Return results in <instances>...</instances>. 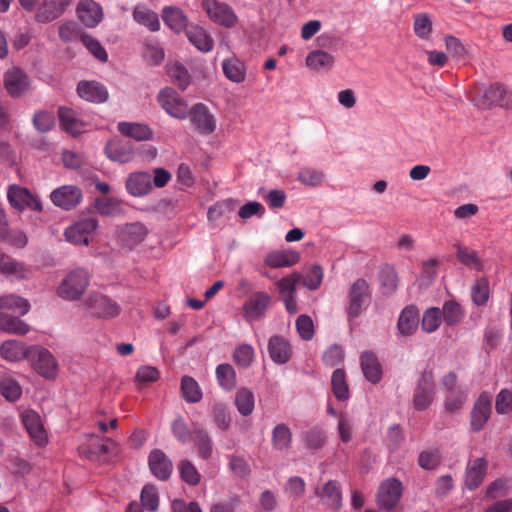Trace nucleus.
Here are the masks:
<instances>
[{"instance_id": "6e6552de", "label": "nucleus", "mask_w": 512, "mask_h": 512, "mask_svg": "<svg viewBox=\"0 0 512 512\" xmlns=\"http://www.w3.org/2000/svg\"><path fill=\"white\" fill-rule=\"evenodd\" d=\"M202 8L209 18L224 27L231 28L237 24L238 18L233 9L226 3L218 0H203Z\"/></svg>"}, {"instance_id": "9d476101", "label": "nucleus", "mask_w": 512, "mask_h": 512, "mask_svg": "<svg viewBox=\"0 0 512 512\" xmlns=\"http://www.w3.org/2000/svg\"><path fill=\"white\" fill-rule=\"evenodd\" d=\"M492 414V396L483 392L475 401L470 413V429L472 432H480L484 429Z\"/></svg>"}, {"instance_id": "de8ad7c7", "label": "nucleus", "mask_w": 512, "mask_h": 512, "mask_svg": "<svg viewBox=\"0 0 512 512\" xmlns=\"http://www.w3.org/2000/svg\"><path fill=\"white\" fill-rule=\"evenodd\" d=\"M133 18L137 23L146 26L153 32L158 31L160 28L158 15L143 6H137L134 9Z\"/></svg>"}, {"instance_id": "473e14b6", "label": "nucleus", "mask_w": 512, "mask_h": 512, "mask_svg": "<svg viewBox=\"0 0 512 512\" xmlns=\"http://www.w3.org/2000/svg\"><path fill=\"white\" fill-rule=\"evenodd\" d=\"M164 23L174 32H181L187 28L188 18L184 12L177 7L166 6L162 10Z\"/></svg>"}, {"instance_id": "a18cd8bd", "label": "nucleus", "mask_w": 512, "mask_h": 512, "mask_svg": "<svg viewBox=\"0 0 512 512\" xmlns=\"http://www.w3.org/2000/svg\"><path fill=\"white\" fill-rule=\"evenodd\" d=\"M0 309L12 310L23 316L29 312L30 304L27 299L10 294L0 297Z\"/></svg>"}, {"instance_id": "680f3d73", "label": "nucleus", "mask_w": 512, "mask_h": 512, "mask_svg": "<svg viewBox=\"0 0 512 512\" xmlns=\"http://www.w3.org/2000/svg\"><path fill=\"white\" fill-rule=\"evenodd\" d=\"M212 415L214 422L219 429L226 430L229 428L231 417L226 404L220 402L214 403L212 407Z\"/></svg>"}, {"instance_id": "4d7b16f0", "label": "nucleus", "mask_w": 512, "mask_h": 512, "mask_svg": "<svg viewBox=\"0 0 512 512\" xmlns=\"http://www.w3.org/2000/svg\"><path fill=\"white\" fill-rule=\"evenodd\" d=\"M441 320V310L437 307L429 308L423 315L421 327L426 333H432L439 328Z\"/></svg>"}, {"instance_id": "b1692460", "label": "nucleus", "mask_w": 512, "mask_h": 512, "mask_svg": "<svg viewBox=\"0 0 512 512\" xmlns=\"http://www.w3.org/2000/svg\"><path fill=\"white\" fill-rule=\"evenodd\" d=\"M315 494L322 504L332 509H340L342 506V492L337 481L330 480L323 487H316Z\"/></svg>"}, {"instance_id": "6e6d98bb", "label": "nucleus", "mask_w": 512, "mask_h": 512, "mask_svg": "<svg viewBox=\"0 0 512 512\" xmlns=\"http://www.w3.org/2000/svg\"><path fill=\"white\" fill-rule=\"evenodd\" d=\"M456 248L457 259L459 262L469 268L477 270L481 269V263L475 251L469 250L466 247L461 246L459 243L454 245Z\"/></svg>"}, {"instance_id": "1a4fd4ad", "label": "nucleus", "mask_w": 512, "mask_h": 512, "mask_svg": "<svg viewBox=\"0 0 512 512\" xmlns=\"http://www.w3.org/2000/svg\"><path fill=\"white\" fill-rule=\"evenodd\" d=\"M157 101L171 117L183 120L188 116L187 103L172 88L162 89L157 96Z\"/></svg>"}, {"instance_id": "774afa93", "label": "nucleus", "mask_w": 512, "mask_h": 512, "mask_svg": "<svg viewBox=\"0 0 512 512\" xmlns=\"http://www.w3.org/2000/svg\"><path fill=\"white\" fill-rule=\"evenodd\" d=\"M253 358L254 350L247 344L237 347L233 353V360L243 368H248L253 362Z\"/></svg>"}, {"instance_id": "39448f33", "label": "nucleus", "mask_w": 512, "mask_h": 512, "mask_svg": "<svg viewBox=\"0 0 512 512\" xmlns=\"http://www.w3.org/2000/svg\"><path fill=\"white\" fill-rule=\"evenodd\" d=\"M371 288L365 279H357L349 291V306L347 313L349 318H357L365 310L370 302Z\"/></svg>"}, {"instance_id": "09e8293b", "label": "nucleus", "mask_w": 512, "mask_h": 512, "mask_svg": "<svg viewBox=\"0 0 512 512\" xmlns=\"http://www.w3.org/2000/svg\"><path fill=\"white\" fill-rule=\"evenodd\" d=\"M234 404L241 415L249 416L255 406L254 394L247 388H241L235 395Z\"/></svg>"}, {"instance_id": "2eb2a0df", "label": "nucleus", "mask_w": 512, "mask_h": 512, "mask_svg": "<svg viewBox=\"0 0 512 512\" xmlns=\"http://www.w3.org/2000/svg\"><path fill=\"white\" fill-rule=\"evenodd\" d=\"M194 129L201 135H210L216 129V119L203 103L195 104L188 113Z\"/></svg>"}, {"instance_id": "423d86ee", "label": "nucleus", "mask_w": 512, "mask_h": 512, "mask_svg": "<svg viewBox=\"0 0 512 512\" xmlns=\"http://www.w3.org/2000/svg\"><path fill=\"white\" fill-rule=\"evenodd\" d=\"M115 447V442L110 438L97 435H86L79 445V454L89 460H98L102 455L110 453Z\"/></svg>"}, {"instance_id": "a211bd4d", "label": "nucleus", "mask_w": 512, "mask_h": 512, "mask_svg": "<svg viewBox=\"0 0 512 512\" xmlns=\"http://www.w3.org/2000/svg\"><path fill=\"white\" fill-rule=\"evenodd\" d=\"M4 87L11 97H20L29 88L28 76L21 69L13 67L4 74Z\"/></svg>"}, {"instance_id": "f3484780", "label": "nucleus", "mask_w": 512, "mask_h": 512, "mask_svg": "<svg viewBox=\"0 0 512 512\" xmlns=\"http://www.w3.org/2000/svg\"><path fill=\"white\" fill-rule=\"evenodd\" d=\"M72 4V0H42L36 9L35 20L38 23H50L61 17Z\"/></svg>"}, {"instance_id": "9b49d317", "label": "nucleus", "mask_w": 512, "mask_h": 512, "mask_svg": "<svg viewBox=\"0 0 512 512\" xmlns=\"http://www.w3.org/2000/svg\"><path fill=\"white\" fill-rule=\"evenodd\" d=\"M7 198L10 205L19 211H22L25 208L33 211L42 210V203L40 199L27 188H23L18 185H11L7 192Z\"/></svg>"}, {"instance_id": "a19ab883", "label": "nucleus", "mask_w": 512, "mask_h": 512, "mask_svg": "<svg viewBox=\"0 0 512 512\" xmlns=\"http://www.w3.org/2000/svg\"><path fill=\"white\" fill-rule=\"evenodd\" d=\"M181 394L188 403H198L201 401L203 393L198 382L191 376H183L181 379Z\"/></svg>"}, {"instance_id": "c85d7f7f", "label": "nucleus", "mask_w": 512, "mask_h": 512, "mask_svg": "<svg viewBox=\"0 0 512 512\" xmlns=\"http://www.w3.org/2000/svg\"><path fill=\"white\" fill-rule=\"evenodd\" d=\"M300 255L294 250L272 251L264 259L265 265L271 268L291 267L298 263Z\"/></svg>"}, {"instance_id": "f704fd0d", "label": "nucleus", "mask_w": 512, "mask_h": 512, "mask_svg": "<svg viewBox=\"0 0 512 512\" xmlns=\"http://www.w3.org/2000/svg\"><path fill=\"white\" fill-rule=\"evenodd\" d=\"M222 70L225 77L234 83H242L246 79L245 63L234 56L222 62Z\"/></svg>"}, {"instance_id": "6ab92c4d", "label": "nucleus", "mask_w": 512, "mask_h": 512, "mask_svg": "<svg viewBox=\"0 0 512 512\" xmlns=\"http://www.w3.org/2000/svg\"><path fill=\"white\" fill-rule=\"evenodd\" d=\"M148 464L151 473L157 479L166 481L170 478L173 471V464L170 458L162 450H152L149 454Z\"/></svg>"}, {"instance_id": "cd10ccee", "label": "nucleus", "mask_w": 512, "mask_h": 512, "mask_svg": "<svg viewBox=\"0 0 512 512\" xmlns=\"http://www.w3.org/2000/svg\"><path fill=\"white\" fill-rule=\"evenodd\" d=\"M487 462L484 458H476L470 461L466 468L465 486L469 490L478 488L484 480Z\"/></svg>"}, {"instance_id": "e433bc0d", "label": "nucleus", "mask_w": 512, "mask_h": 512, "mask_svg": "<svg viewBox=\"0 0 512 512\" xmlns=\"http://www.w3.org/2000/svg\"><path fill=\"white\" fill-rule=\"evenodd\" d=\"M305 62L308 68L315 71L330 70L335 63V57L324 50H314L307 55Z\"/></svg>"}, {"instance_id": "13d9d810", "label": "nucleus", "mask_w": 512, "mask_h": 512, "mask_svg": "<svg viewBox=\"0 0 512 512\" xmlns=\"http://www.w3.org/2000/svg\"><path fill=\"white\" fill-rule=\"evenodd\" d=\"M489 293V281L484 277L478 278L472 286L473 302L478 306L486 304L489 299Z\"/></svg>"}, {"instance_id": "4be33fe9", "label": "nucleus", "mask_w": 512, "mask_h": 512, "mask_svg": "<svg viewBox=\"0 0 512 512\" xmlns=\"http://www.w3.org/2000/svg\"><path fill=\"white\" fill-rule=\"evenodd\" d=\"M148 229L140 222L124 225L119 231V241L122 246L133 249L146 238Z\"/></svg>"}, {"instance_id": "603ef678", "label": "nucleus", "mask_w": 512, "mask_h": 512, "mask_svg": "<svg viewBox=\"0 0 512 512\" xmlns=\"http://www.w3.org/2000/svg\"><path fill=\"white\" fill-rule=\"evenodd\" d=\"M178 469L180 478L186 484L196 486L200 483L201 475L190 460H182L178 465Z\"/></svg>"}, {"instance_id": "f03ea898", "label": "nucleus", "mask_w": 512, "mask_h": 512, "mask_svg": "<svg viewBox=\"0 0 512 512\" xmlns=\"http://www.w3.org/2000/svg\"><path fill=\"white\" fill-rule=\"evenodd\" d=\"M28 360L33 369L46 379H55L58 372V364L52 353L41 346H30Z\"/></svg>"}, {"instance_id": "58836bf2", "label": "nucleus", "mask_w": 512, "mask_h": 512, "mask_svg": "<svg viewBox=\"0 0 512 512\" xmlns=\"http://www.w3.org/2000/svg\"><path fill=\"white\" fill-rule=\"evenodd\" d=\"M60 125L69 134L77 136L84 131V124L75 117L72 109L60 107L58 110Z\"/></svg>"}, {"instance_id": "0eeeda50", "label": "nucleus", "mask_w": 512, "mask_h": 512, "mask_svg": "<svg viewBox=\"0 0 512 512\" xmlns=\"http://www.w3.org/2000/svg\"><path fill=\"white\" fill-rule=\"evenodd\" d=\"M50 200L56 207L70 211L82 202L83 192L76 185H62L50 193Z\"/></svg>"}, {"instance_id": "f257e3e1", "label": "nucleus", "mask_w": 512, "mask_h": 512, "mask_svg": "<svg viewBox=\"0 0 512 512\" xmlns=\"http://www.w3.org/2000/svg\"><path fill=\"white\" fill-rule=\"evenodd\" d=\"M90 282V276L84 269H76L71 271L61 282L57 289V294L64 300H78Z\"/></svg>"}, {"instance_id": "c03bdc74", "label": "nucleus", "mask_w": 512, "mask_h": 512, "mask_svg": "<svg viewBox=\"0 0 512 512\" xmlns=\"http://www.w3.org/2000/svg\"><path fill=\"white\" fill-rule=\"evenodd\" d=\"M0 393L9 402L17 401L22 395V387L9 375L0 377Z\"/></svg>"}, {"instance_id": "393cba45", "label": "nucleus", "mask_w": 512, "mask_h": 512, "mask_svg": "<svg viewBox=\"0 0 512 512\" xmlns=\"http://www.w3.org/2000/svg\"><path fill=\"white\" fill-rule=\"evenodd\" d=\"M104 150L110 160L122 164L132 161L135 154L134 147L130 142L120 140L109 141Z\"/></svg>"}, {"instance_id": "bb28decb", "label": "nucleus", "mask_w": 512, "mask_h": 512, "mask_svg": "<svg viewBox=\"0 0 512 512\" xmlns=\"http://www.w3.org/2000/svg\"><path fill=\"white\" fill-rule=\"evenodd\" d=\"M268 352L270 358L277 364L287 363L292 355V349L288 340L279 335H274L270 338Z\"/></svg>"}, {"instance_id": "052dcab7", "label": "nucleus", "mask_w": 512, "mask_h": 512, "mask_svg": "<svg viewBox=\"0 0 512 512\" xmlns=\"http://www.w3.org/2000/svg\"><path fill=\"white\" fill-rule=\"evenodd\" d=\"M323 269L320 265H312L304 276L301 275L303 285L309 290H316L323 280Z\"/></svg>"}, {"instance_id": "72a5a7b5", "label": "nucleus", "mask_w": 512, "mask_h": 512, "mask_svg": "<svg viewBox=\"0 0 512 512\" xmlns=\"http://www.w3.org/2000/svg\"><path fill=\"white\" fill-rule=\"evenodd\" d=\"M186 35L191 44L202 52H210L214 47V40L211 35L202 27L190 26Z\"/></svg>"}, {"instance_id": "4c0bfd02", "label": "nucleus", "mask_w": 512, "mask_h": 512, "mask_svg": "<svg viewBox=\"0 0 512 512\" xmlns=\"http://www.w3.org/2000/svg\"><path fill=\"white\" fill-rule=\"evenodd\" d=\"M29 347H25L22 342L17 340L5 341L0 346L1 356L8 361H20L22 359L28 360Z\"/></svg>"}, {"instance_id": "338daca9", "label": "nucleus", "mask_w": 512, "mask_h": 512, "mask_svg": "<svg viewBox=\"0 0 512 512\" xmlns=\"http://www.w3.org/2000/svg\"><path fill=\"white\" fill-rule=\"evenodd\" d=\"M301 280V274L294 272L280 279L276 285L282 298L285 295H295L296 285Z\"/></svg>"}, {"instance_id": "0e129e2a", "label": "nucleus", "mask_w": 512, "mask_h": 512, "mask_svg": "<svg viewBox=\"0 0 512 512\" xmlns=\"http://www.w3.org/2000/svg\"><path fill=\"white\" fill-rule=\"evenodd\" d=\"M441 463V453L438 449L426 450L420 453L418 464L426 470H433Z\"/></svg>"}, {"instance_id": "5fc2aeb1", "label": "nucleus", "mask_w": 512, "mask_h": 512, "mask_svg": "<svg viewBox=\"0 0 512 512\" xmlns=\"http://www.w3.org/2000/svg\"><path fill=\"white\" fill-rule=\"evenodd\" d=\"M413 29L420 39H429L433 29L430 16L427 13L414 15Z\"/></svg>"}, {"instance_id": "79ce46f5", "label": "nucleus", "mask_w": 512, "mask_h": 512, "mask_svg": "<svg viewBox=\"0 0 512 512\" xmlns=\"http://www.w3.org/2000/svg\"><path fill=\"white\" fill-rule=\"evenodd\" d=\"M215 374L217 382L222 389L231 391L236 387V372L230 364H219L216 367Z\"/></svg>"}, {"instance_id": "4468645a", "label": "nucleus", "mask_w": 512, "mask_h": 512, "mask_svg": "<svg viewBox=\"0 0 512 512\" xmlns=\"http://www.w3.org/2000/svg\"><path fill=\"white\" fill-rule=\"evenodd\" d=\"M435 383L431 372H424L418 381L414 396L413 406L419 411L426 410L434 400Z\"/></svg>"}, {"instance_id": "f8f14e48", "label": "nucleus", "mask_w": 512, "mask_h": 512, "mask_svg": "<svg viewBox=\"0 0 512 512\" xmlns=\"http://www.w3.org/2000/svg\"><path fill=\"white\" fill-rule=\"evenodd\" d=\"M98 222L94 218H85L65 229V239L75 245L88 246L90 237L96 230Z\"/></svg>"}, {"instance_id": "c756f323", "label": "nucleus", "mask_w": 512, "mask_h": 512, "mask_svg": "<svg viewBox=\"0 0 512 512\" xmlns=\"http://www.w3.org/2000/svg\"><path fill=\"white\" fill-rule=\"evenodd\" d=\"M418 323V310L415 306L409 305L402 310L397 322V329L401 335L410 336L416 332Z\"/></svg>"}, {"instance_id": "864d4df0", "label": "nucleus", "mask_w": 512, "mask_h": 512, "mask_svg": "<svg viewBox=\"0 0 512 512\" xmlns=\"http://www.w3.org/2000/svg\"><path fill=\"white\" fill-rule=\"evenodd\" d=\"M462 316L461 307L457 302L449 300L443 304L441 318H443L444 322L448 326H453L459 323Z\"/></svg>"}, {"instance_id": "20e7f679", "label": "nucleus", "mask_w": 512, "mask_h": 512, "mask_svg": "<svg viewBox=\"0 0 512 512\" xmlns=\"http://www.w3.org/2000/svg\"><path fill=\"white\" fill-rule=\"evenodd\" d=\"M83 306L97 318H113L120 313V306L114 300L98 292L90 293L83 301Z\"/></svg>"}, {"instance_id": "412c9836", "label": "nucleus", "mask_w": 512, "mask_h": 512, "mask_svg": "<svg viewBox=\"0 0 512 512\" xmlns=\"http://www.w3.org/2000/svg\"><path fill=\"white\" fill-rule=\"evenodd\" d=\"M79 20L89 28L96 27L102 20L101 6L94 0H80L76 7Z\"/></svg>"}, {"instance_id": "2f4dec72", "label": "nucleus", "mask_w": 512, "mask_h": 512, "mask_svg": "<svg viewBox=\"0 0 512 512\" xmlns=\"http://www.w3.org/2000/svg\"><path fill=\"white\" fill-rule=\"evenodd\" d=\"M191 439L197 448L198 456L204 460L210 459L213 454V442L208 432L199 426H194Z\"/></svg>"}, {"instance_id": "7ed1b4c3", "label": "nucleus", "mask_w": 512, "mask_h": 512, "mask_svg": "<svg viewBox=\"0 0 512 512\" xmlns=\"http://www.w3.org/2000/svg\"><path fill=\"white\" fill-rule=\"evenodd\" d=\"M507 91L505 87L499 83L490 85L489 87L476 86L470 100L480 109H489L492 106L500 105L506 100Z\"/></svg>"}, {"instance_id": "8fccbe9b", "label": "nucleus", "mask_w": 512, "mask_h": 512, "mask_svg": "<svg viewBox=\"0 0 512 512\" xmlns=\"http://www.w3.org/2000/svg\"><path fill=\"white\" fill-rule=\"evenodd\" d=\"M332 391L334 396L340 400L345 401L349 398V387L346 382L345 372L342 369H336L331 378Z\"/></svg>"}, {"instance_id": "a878e982", "label": "nucleus", "mask_w": 512, "mask_h": 512, "mask_svg": "<svg viewBox=\"0 0 512 512\" xmlns=\"http://www.w3.org/2000/svg\"><path fill=\"white\" fill-rule=\"evenodd\" d=\"M128 193L134 197H142L152 190L151 176L147 172L131 173L125 183Z\"/></svg>"}, {"instance_id": "3c124183", "label": "nucleus", "mask_w": 512, "mask_h": 512, "mask_svg": "<svg viewBox=\"0 0 512 512\" xmlns=\"http://www.w3.org/2000/svg\"><path fill=\"white\" fill-rule=\"evenodd\" d=\"M379 280L384 294H392L398 287V275L393 266L385 265L380 270Z\"/></svg>"}, {"instance_id": "bf43d9fd", "label": "nucleus", "mask_w": 512, "mask_h": 512, "mask_svg": "<svg viewBox=\"0 0 512 512\" xmlns=\"http://www.w3.org/2000/svg\"><path fill=\"white\" fill-rule=\"evenodd\" d=\"M168 74L173 82L182 90L190 84V75L187 69L180 63H174L168 68Z\"/></svg>"}, {"instance_id": "c9c22d12", "label": "nucleus", "mask_w": 512, "mask_h": 512, "mask_svg": "<svg viewBox=\"0 0 512 512\" xmlns=\"http://www.w3.org/2000/svg\"><path fill=\"white\" fill-rule=\"evenodd\" d=\"M118 130L122 135L137 141L150 140L153 136L152 129L148 125L141 123L120 122Z\"/></svg>"}, {"instance_id": "7c9ffc66", "label": "nucleus", "mask_w": 512, "mask_h": 512, "mask_svg": "<svg viewBox=\"0 0 512 512\" xmlns=\"http://www.w3.org/2000/svg\"><path fill=\"white\" fill-rule=\"evenodd\" d=\"M360 360L365 378L373 384L378 383L382 378V367L377 356L373 352H363Z\"/></svg>"}, {"instance_id": "dca6fc26", "label": "nucleus", "mask_w": 512, "mask_h": 512, "mask_svg": "<svg viewBox=\"0 0 512 512\" xmlns=\"http://www.w3.org/2000/svg\"><path fill=\"white\" fill-rule=\"evenodd\" d=\"M271 303L268 293L258 291L253 293L243 304V316L246 321L253 322L261 319Z\"/></svg>"}, {"instance_id": "69168bd1", "label": "nucleus", "mask_w": 512, "mask_h": 512, "mask_svg": "<svg viewBox=\"0 0 512 512\" xmlns=\"http://www.w3.org/2000/svg\"><path fill=\"white\" fill-rule=\"evenodd\" d=\"M142 506L148 511H156L159 506V497L153 485H146L141 491Z\"/></svg>"}, {"instance_id": "aec40b11", "label": "nucleus", "mask_w": 512, "mask_h": 512, "mask_svg": "<svg viewBox=\"0 0 512 512\" xmlns=\"http://www.w3.org/2000/svg\"><path fill=\"white\" fill-rule=\"evenodd\" d=\"M21 419L33 442L40 447L44 446L47 443V435L40 415L33 410H26L22 413Z\"/></svg>"}, {"instance_id": "ddd939ff", "label": "nucleus", "mask_w": 512, "mask_h": 512, "mask_svg": "<svg viewBox=\"0 0 512 512\" xmlns=\"http://www.w3.org/2000/svg\"><path fill=\"white\" fill-rule=\"evenodd\" d=\"M402 484L396 478L383 481L377 492V503L381 509L390 511L398 504L402 495Z\"/></svg>"}, {"instance_id": "5701e85b", "label": "nucleus", "mask_w": 512, "mask_h": 512, "mask_svg": "<svg viewBox=\"0 0 512 512\" xmlns=\"http://www.w3.org/2000/svg\"><path fill=\"white\" fill-rule=\"evenodd\" d=\"M77 93L82 99L92 103H104L108 99L106 87L96 81L79 82Z\"/></svg>"}, {"instance_id": "37998d69", "label": "nucleus", "mask_w": 512, "mask_h": 512, "mask_svg": "<svg viewBox=\"0 0 512 512\" xmlns=\"http://www.w3.org/2000/svg\"><path fill=\"white\" fill-rule=\"evenodd\" d=\"M0 330L16 335H25L30 327L17 317L0 312Z\"/></svg>"}, {"instance_id": "49530a36", "label": "nucleus", "mask_w": 512, "mask_h": 512, "mask_svg": "<svg viewBox=\"0 0 512 512\" xmlns=\"http://www.w3.org/2000/svg\"><path fill=\"white\" fill-rule=\"evenodd\" d=\"M0 272L15 279H25L28 277L29 270L23 264L14 259L6 258L0 261Z\"/></svg>"}, {"instance_id": "e2e57ef3", "label": "nucleus", "mask_w": 512, "mask_h": 512, "mask_svg": "<svg viewBox=\"0 0 512 512\" xmlns=\"http://www.w3.org/2000/svg\"><path fill=\"white\" fill-rule=\"evenodd\" d=\"M466 398L467 396L463 391L450 392L444 401L445 410L450 414L459 412L463 408Z\"/></svg>"}, {"instance_id": "ea45409f", "label": "nucleus", "mask_w": 512, "mask_h": 512, "mask_svg": "<svg viewBox=\"0 0 512 512\" xmlns=\"http://www.w3.org/2000/svg\"><path fill=\"white\" fill-rule=\"evenodd\" d=\"M292 437V432L286 424H277L272 431L273 449L281 452L288 450L291 447Z\"/></svg>"}]
</instances>
